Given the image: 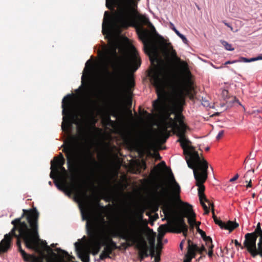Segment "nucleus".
Masks as SVG:
<instances>
[{
    "label": "nucleus",
    "instance_id": "obj_1",
    "mask_svg": "<svg viewBox=\"0 0 262 262\" xmlns=\"http://www.w3.org/2000/svg\"><path fill=\"white\" fill-rule=\"evenodd\" d=\"M181 59L177 55L168 38L165 36V143L170 134H176L183 150L185 160L193 158V154H199L191 141L185 136L187 126L178 119V112L181 105L185 103L183 92L180 83L176 80L168 85L167 64L176 70Z\"/></svg>",
    "mask_w": 262,
    "mask_h": 262
},
{
    "label": "nucleus",
    "instance_id": "obj_2",
    "mask_svg": "<svg viewBox=\"0 0 262 262\" xmlns=\"http://www.w3.org/2000/svg\"><path fill=\"white\" fill-rule=\"evenodd\" d=\"M140 20L147 27L141 26L137 28V32L150 61L148 76L158 96L152 103V114L149 115L155 124H164V38L157 33L148 18L141 16Z\"/></svg>",
    "mask_w": 262,
    "mask_h": 262
},
{
    "label": "nucleus",
    "instance_id": "obj_3",
    "mask_svg": "<svg viewBox=\"0 0 262 262\" xmlns=\"http://www.w3.org/2000/svg\"><path fill=\"white\" fill-rule=\"evenodd\" d=\"M181 192L180 184L165 162V233L168 230L186 237L189 233L193 234L195 227L203 235L205 233L200 228L201 223L196 221L192 206L181 200Z\"/></svg>",
    "mask_w": 262,
    "mask_h": 262
},
{
    "label": "nucleus",
    "instance_id": "obj_4",
    "mask_svg": "<svg viewBox=\"0 0 262 262\" xmlns=\"http://www.w3.org/2000/svg\"><path fill=\"white\" fill-rule=\"evenodd\" d=\"M39 215L36 208L23 209L21 217L16 219L11 222L13 225L12 233L17 238L18 250L27 262H43V256H36L27 254L21 246V239H23L27 248L41 253L39 245L40 241L38 233Z\"/></svg>",
    "mask_w": 262,
    "mask_h": 262
},
{
    "label": "nucleus",
    "instance_id": "obj_5",
    "mask_svg": "<svg viewBox=\"0 0 262 262\" xmlns=\"http://www.w3.org/2000/svg\"><path fill=\"white\" fill-rule=\"evenodd\" d=\"M140 0H106V7L114 11L115 7L117 8L115 12V20H112L107 11L104 13L102 24L103 34L112 35L115 28L127 29L130 26H135L136 19L134 14L137 3Z\"/></svg>",
    "mask_w": 262,
    "mask_h": 262
},
{
    "label": "nucleus",
    "instance_id": "obj_6",
    "mask_svg": "<svg viewBox=\"0 0 262 262\" xmlns=\"http://www.w3.org/2000/svg\"><path fill=\"white\" fill-rule=\"evenodd\" d=\"M114 228H111L108 223L102 218L97 227L98 228L101 239L105 242L104 244H107L113 250L119 249L116 242L113 240V237H118L126 241L127 243L123 244L124 246L127 244L130 246L132 244H136L141 236V228L139 223L136 221H133L127 228L124 222H118Z\"/></svg>",
    "mask_w": 262,
    "mask_h": 262
},
{
    "label": "nucleus",
    "instance_id": "obj_7",
    "mask_svg": "<svg viewBox=\"0 0 262 262\" xmlns=\"http://www.w3.org/2000/svg\"><path fill=\"white\" fill-rule=\"evenodd\" d=\"M73 98V94H68L62 99V113L63 117L61 128L63 132L69 133L72 123L76 124L77 125V131L79 136L86 141L91 133V129L86 124L82 123L78 118Z\"/></svg>",
    "mask_w": 262,
    "mask_h": 262
},
{
    "label": "nucleus",
    "instance_id": "obj_8",
    "mask_svg": "<svg viewBox=\"0 0 262 262\" xmlns=\"http://www.w3.org/2000/svg\"><path fill=\"white\" fill-rule=\"evenodd\" d=\"M75 140V136H71L70 141L66 143L62 149L67 159L68 168L87 166L92 171L95 172L100 166V164L93 157L89 148H84L77 154L73 146V143Z\"/></svg>",
    "mask_w": 262,
    "mask_h": 262
},
{
    "label": "nucleus",
    "instance_id": "obj_9",
    "mask_svg": "<svg viewBox=\"0 0 262 262\" xmlns=\"http://www.w3.org/2000/svg\"><path fill=\"white\" fill-rule=\"evenodd\" d=\"M193 158L186 160L188 167L193 170L195 180V185L198 187V195L200 199L205 198L204 183L208 178V164L204 159H202L199 154H193Z\"/></svg>",
    "mask_w": 262,
    "mask_h": 262
},
{
    "label": "nucleus",
    "instance_id": "obj_10",
    "mask_svg": "<svg viewBox=\"0 0 262 262\" xmlns=\"http://www.w3.org/2000/svg\"><path fill=\"white\" fill-rule=\"evenodd\" d=\"M87 233L90 238V249L93 255H96L100 251L102 247L101 237L98 228L93 223L88 221L86 225Z\"/></svg>",
    "mask_w": 262,
    "mask_h": 262
},
{
    "label": "nucleus",
    "instance_id": "obj_11",
    "mask_svg": "<svg viewBox=\"0 0 262 262\" xmlns=\"http://www.w3.org/2000/svg\"><path fill=\"white\" fill-rule=\"evenodd\" d=\"M54 183L56 186L59 190L67 191L69 193L74 192L75 193L76 197L80 199H82L87 195V191L81 184L77 185L72 184L70 185L68 183L65 177L61 178L60 183L56 180H55Z\"/></svg>",
    "mask_w": 262,
    "mask_h": 262
},
{
    "label": "nucleus",
    "instance_id": "obj_12",
    "mask_svg": "<svg viewBox=\"0 0 262 262\" xmlns=\"http://www.w3.org/2000/svg\"><path fill=\"white\" fill-rule=\"evenodd\" d=\"M12 229L9 234H6L4 238L0 242V255L2 253H7L12 247V238L15 237L12 233Z\"/></svg>",
    "mask_w": 262,
    "mask_h": 262
},
{
    "label": "nucleus",
    "instance_id": "obj_13",
    "mask_svg": "<svg viewBox=\"0 0 262 262\" xmlns=\"http://www.w3.org/2000/svg\"><path fill=\"white\" fill-rule=\"evenodd\" d=\"M212 213L214 222L222 229L229 230V232H231L239 226L238 224L236 222H233L231 221H229L226 222H223L221 220L219 219L215 216L213 210L212 211Z\"/></svg>",
    "mask_w": 262,
    "mask_h": 262
},
{
    "label": "nucleus",
    "instance_id": "obj_14",
    "mask_svg": "<svg viewBox=\"0 0 262 262\" xmlns=\"http://www.w3.org/2000/svg\"><path fill=\"white\" fill-rule=\"evenodd\" d=\"M127 66L125 62L120 63L117 68L116 76V82L119 85L124 83L126 78Z\"/></svg>",
    "mask_w": 262,
    "mask_h": 262
},
{
    "label": "nucleus",
    "instance_id": "obj_15",
    "mask_svg": "<svg viewBox=\"0 0 262 262\" xmlns=\"http://www.w3.org/2000/svg\"><path fill=\"white\" fill-rule=\"evenodd\" d=\"M257 235L255 232L248 233L245 234V240L244 242V247L248 251V248L256 249V243L257 238Z\"/></svg>",
    "mask_w": 262,
    "mask_h": 262
},
{
    "label": "nucleus",
    "instance_id": "obj_16",
    "mask_svg": "<svg viewBox=\"0 0 262 262\" xmlns=\"http://www.w3.org/2000/svg\"><path fill=\"white\" fill-rule=\"evenodd\" d=\"M161 166V210L160 213L161 217L164 214V161H161L160 163Z\"/></svg>",
    "mask_w": 262,
    "mask_h": 262
},
{
    "label": "nucleus",
    "instance_id": "obj_17",
    "mask_svg": "<svg viewBox=\"0 0 262 262\" xmlns=\"http://www.w3.org/2000/svg\"><path fill=\"white\" fill-rule=\"evenodd\" d=\"M61 165V162L55 163L54 161L51 162V169L50 177L53 179L55 178V175L59 174L60 172L59 170L60 169L65 174H67V171L65 168Z\"/></svg>",
    "mask_w": 262,
    "mask_h": 262
},
{
    "label": "nucleus",
    "instance_id": "obj_18",
    "mask_svg": "<svg viewBox=\"0 0 262 262\" xmlns=\"http://www.w3.org/2000/svg\"><path fill=\"white\" fill-rule=\"evenodd\" d=\"M117 56V47L115 44H112L104 52V58L107 62H110L113 58H116Z\"/></svg>",
    "mask_w": 262,
    "mask_h": 262
},
{
    "label": "nucleus",
    "instance_id": "obj_19",
    "mask_svg": "<svg viewBox=\"0 0 262 262\" xmlns=\"http://www.w3.org/2000/svg\"><path fill=\"white\" fill-rule=\"evenodd\" d=\"M141 61L138 55L135 54L130 58L129 62V68L133 72L136 71L140 67Z\"/></svg>",
    "mask_w": 262,
    "mask_h": 262
},
{
    "label": "nucleus",
    "instance_id": "obj_20",
    "mask_svg": "<svg viewBox=\"0 0 262 262\" xmlns=\"http://www.w3.org/2000/svg\"><path fill=\"white\" fill-rule=\"evenodd\" d=\"M102 247L104 246L103 250L102 251L101 253L100 254L99 259L100 260H104L107 258H111L110 255L112 253L113 249L108 245L107 244H104V242L102 239Z\"/></svg>",
    "mask_w": 262,
    "mask_h": 262
},
{
    "label": "nucleus",
    "instance_id": "obj_21",
    "mask_svg": "<svg viewBox=\"0 0 262 262\" xmlns=\"http://www.w3.org/2000/svg\"><path fill=\"white\" fill-rule=\"evenodd\" d=\"M248 252L252 257L255 258L259 255L262 257V237H259V242L257 244V247L256 246V249L248 248Z\"/></svg>",
    "mask_w": 262,
    "mask_h": 262
},
{
    "label": "nucleus",
    "instance_id": "obj_22",
    "mask_svg": "<svg viewBox=\"0 0 262 262\" xmlns=\"http://www.w3.org/2000/svg\"><path fill=\"white\" fill-rule=\"evenodd\" d=\"M187 254L192 256L195 257L196 253L200 251L199 247L194 243H193L190 239L187 240Z\"/></svg>",
    "mask_w": 262,
    "mask_h": 262
},
{
    "label": "nucleus",
    "instance_id": "obj_23",
    "mask_svg": "<svg viewBox=\"0 0 262 262\" xmlns=\"http://www.w3.org/2000/svg\"><path fill=\"white\" fill-rule=\"evenodd\" d=\"M97 106V101L92 99H89L84 110V114L86 115H92Z\"/></svg>",
    "mask_w": 262,
    "mask_h": 262
},
{
    "label": "nucleus",
    "instance_id": "obj_24",
    "mask_svg": "<svg viewBox=\"0 0 262 262\" xmlns=\"http://www.w3.org/2000/svg\"><path fill=\"white\" fill-rule=\"evenodd\" d=\"M79 256L82 262H90V253L89 249L85 248H81L79 251Z\"/></svg>",
    "mask_w": 262,
    "mask_h": 262
},
{
    "label": "nucleus",
    "instance_id": "obj_25",
    "mask_svg": "<svg viewBox=\"0 0 262 262\" xmlns=\"http://www.w3.org/2000/svg\"><path fill=\"white\" fill-rule=\"evenodd\" d=\"M259 60H262V54H260L256 57L250 58L244 57H239L237 59H236V62H251Z\"/></svg>",
    "mask_w": 262,
    "mask_h": 262
},
{
    "label": "nucleus",
    "instance_id": "obj_26",
    "mask_svg": "<svg viewBox=\"0 0 262 262\" xmlns=\"http://www.w3.org/2000/svg\"><path fill=\"white\" fill-rule=\"evenodd\" d=\"M148 251V247L146 244H145L144 246L140 247L139 252V256L141 261L143 260L145 257L149 256Z\"/></svg>",
    "mask_w": 262,
    "mask_h": 262
},
{
    "label": "nucleus",
    "instance_id": "obj_27",
    "mask_svg": "<svg viewBox=\"0 0 262 262\" xmlns=\"http://www.w3.org/2000/svg\"><path fill=\"white\" fill-rule=\"evenodd\" d=\"M170 27L173 31H174V32L176 33V34L182 40L183 42L184 43H185V44L188 43V40H187L186 36L184 35L181 33L176 29V28L174 27V25L171 23H170Z\"/></svg>",
    "mask_w": 262,
    "mask_h": 262
},
{
    "label": "nucleus",
    "instance_id": "obj_28",
    "mask_svg": "<svg viewBox=\"0 0 262 262\" xmlns=\"http://www.w3.org/2000/svg\"><path fill=\"white\" fill-rule=\"evenodd\" d=\"M158 252V250L156 249L154 246H153L150 249L149 255H150L151 257H155V260L156 262H158L160 260V257Z\"/></svg>",
    "mask_w": 262,
    "mask_h": 262
},
{
    "label": "nucleus",
    "instance_id": "obj_29",
    "mask_svg": "<svg viewBox=\"0 0 262 262\" xmlns=\"http://www.w3.org/2000/svg\"><path fill=\"white\" fill-rule=\"evenodd\" d=\"M54 161L55 163H58L61 162V165H64L65 162V160L63 157V156L62 153H60L58 157H55L54 160L52 161Z\"/></svg>",
    "mask_w": 262,
    "mask_h": 262
},
{
    "label": "nucleus",
    "instance_id": "obj_30",
    "mask_svg": "<svg viewBox=\"0 0 262 262\" xmlns=\"http://www.w3.org/2000/svg\"><path fill=\"white\" fill-rule=\"evenodd\" d=\"M55 250L59 253L60 258L62 260L64 257L69 256L68 253L67 251L61 249L60 248H56Z\"/></svg>",
    "mask_w": 262,
    "mask_h": 262
},
{
    "label": "nucleus",
    "instance_id": "obj_31",
    "mask_svg": "<svg viewBox=\"0 0 262 262\" xmlns=\"http://www.w3.org/2000/svg\"><path fill=\"white\" fill-rule=\"evenodd\" d=\"M221 44L224 47L225 49L227 51H232L234 50V48L232 47V45L229 43L225 40H221Z\"/></svg>",
    "mask_w": 262,
    "mask_h": 262
},
{
    "label": "nucleus",
    "instance_id": "obj_32",
    "mask_svg": "<svg viewBox=\"0 0 262 262\" xmlns=\"http://www.w3.org/2000/svg\"><path fill=\"white\" fill-rule=\"evenodd\" d=\"M82 217L83 220H89L90 217V213L89 210L86 209L85 211V214L84 213V211L81 210Z\"/></svg>",
    "mask_w": 262,
    "mask_h": 262
},
{
    "label": "nucleus",
    "instance_id": "obj_33",
    "mask_svg": "<svg viewBox=\"0 0 262 262\" xmlns=\"http://www.w3.org/2000/svg\"><path fill=\"white\" fill-rule=\"evenodd\" d=\"M201 205L202 206L205 213L208 214L209 212V208L207 207V206L205 204V203L203 201V198L200 199Z\"/></svg>",
    "mask_w": 262,
    "mask_h": 262
},
{
    "label": "nucleus",
    "instance_id": "obj_34",
    "mask_svg": "<svg viewBox=\"0 0 262 262\" xmlns=\"http://www.w3.org/2000/svg\"><path fill=\"white\" fill-rule=\"evenodd\" d=\"M126 84L127 86L129 88L134 87L135 85V82L134 80L132 78L128 79L126 82Z\"/></svg>",
    "mask_w": 262,
    "mask_h": 262
},
{
    "label": "nucleus",
    "instance_id": "obj_35",
    "mask_svg": "<svg viewBox=\"0 0 262 262\" xmlns=\"http://www.w3.org/2000/svg\"><path fill=\"white\" fill-rule=\"evenodd\" d=\"M194 257V256L188 255L186 253L185 255V258L183 262H191L192 259Z\"/></svg>",
    "mask_w": 262,
    "mask_h": 262
},
{
    "label": "nucleus",
    "instance_id": "obj_36",
    "mask_svg": "<svg viewBox=\"0 0 262 262\" xmlns=\"http://www.w3.org/2000/svg\"><path fill=\"white\" fill-rule=\"evenodd\" d=\"M160 229V236L159 237V241L161 240V237L164 236V224H161L159 227Z\"/></svg>",
    "mask_w": 262,
    "mask_h": 262
},
{
    "label": "nucleus",
    "instance_id": "obj_37",
    "mask_svg": "<svg viewBox=\"0 0 262 262\" xmlns=\"http://www.w3.org/2000/svg\"><path fill=\"white\" fill-rule=\"evenodd\" d=\"M234 243V244H235V246H236V247H241L242 249H244V248H245V247H244V246H242L241 245V243H239V242H238V241H237V240H236V239H234H234H232V240L231 241V244H232V243Z\"/></svg>",
    "mask_w": 262,
    "mask_h": 262
},
{
    "label": "nucleus",
    "instance_id": "obj_38",
    "mask_svg": "<svg viewBox=\"0 0 262 262\" xmlns=\"http://www.w3.org/2000/svg\"><path fill=\"white\" fill-rule=\"evenodd\" d=\"M224 134V130H220L216 137V139L217 140H220L222 138V137L223 136Z\"/></svg>",
    "mask_w": 262,
    "mask_h": 262
},
{
    "label": "nucleus",
    "instance_id": "obj_39",
    "mask_svg": "<svg viewBox=\"0 0 262 262\" xmlns=\"http://www.w3.org/2000/svg\"><path fill=\"white\" fill-rule=\"evenodd\" d=\"M90 63V68L91 69V64H92V61L91 60L89 59L88 60L86 63H85V67L84 68V70H85L87 68H88V65Z\"/></svg>",
    "mask_w": 262,
    "mask_h": 262
},
{
    "label": "nucleus",
    "instance_id": "obj_40",
    "mask_svg": "<svg viewBox=\"0 0 262 262\" xmlns=\"http://www.w3.org/2000/svg\"><path fill=\"white\" fill-rule=\"evenodd\" d=\"M234 63H236V59L233 60H228L225 62L224 65H227L228 64H233Z\"/></svg>",
    "mask_w": 262,
    "mask_h": 262
},
{
    "label": "nucleus",
    "instance_id": "obj_41",
    "mask_svg": "<svg viewBox=\"0 0 262 262\" xmlns=\"http://www.w3.org/2000/svg\"><path fill=\"white\" fill-rule=\"evenodd\" d=\"M239 177V176L238 174H236L234 176V177L231 179H230V182H233L235 181H236Z\"/></svg>",
    "mask_w": 262,
    "mask_h": 262
},
{
    "label": "nucleus",
    "instance_id": "obj_42",
    "mask_svg": "<svg viewBox=\"0 0 262 262\" xmlns=\"http://www.w3.org/2000/svg\"><path fill=\"white\" fill-rule=\"evenodd\" d=\"M47 248L49 252H51L52 255L54 257H56V256H57V254H56V253H54V252H53V250H52L51 248H50L49 247H48V246H47Z\"/></svg>",
    "mask_w": 262,
    "mask_h": 262
},
{
    "label": "nucleus",
    "instance_id": "obj_43",
    "mask_svg": "<svg viewBox=\"0 0 262 262\" xmlns=\"http://www.w3.org/2000/svg\"><path fill=\"white\" fill-rule=\"evenodd\" d=\"M223 24H224V25L226 26H227L228 27L230 28L231 29V30H232L233 28H232V27L231 26V25L227 23L226 20H224L223 21Z\"/></svg>",
    "mask_w": 262,
    "mask_h": 262
},
{
    "label": "nucleus",
    "instance_id": "obj_44",
    "mask_svg": "<svg viewBox=\"0 0 262 262\" xmlns=\"http://www.w3.org/2000/svg\"><path fill=\"white\" fill-rule=\"evenodd\" d=\"M260 230H261V227H260V223H258L257 224L256 228L254 232H258Z\"/></svg>",
    "mask_w": 262,
    "mask_h": 262
},
{
    "label": "nucleus",
    "instance_id": "obj_45",
    "mask_svg": "<svg viewBox=\"0 0 262 262\" xmlns=\"http://www.w3.org/2000/svg\"><path fill=\"white\" fill-rule=\"evenodd\" d=\"M185 243V239H183L180 244V245H179V247H180V249L182 250L183 249V246H184V244Z\"/></svg>",
    "mask_w": 262,
    "mask_h": 262
},
{
    "label": "nucleus",
    "instance_id": "obj_46",
    "mask_svg": "<svg viewBox=\"0 0 262 262\" xmlns=\"http://www.w3.org/2000/svg\"><path fill=\"white\" fill-rule=\"evenodd\" d=\"M199 249L200 250V251L198 252L199 253H200V252H201L202 251L206 252V249L205 247V246H203V245L201 247H199Z\"/></svg>",
    "mask_w": 262,
    "mask_h": 262
},
{
    "label": "nucleus",
    "instance_id": "obj_47",
    "mask_svg": "<svg viewBox=\"0 0 262 262\" xmlns=\"http://www.w3.org/2000/svg\"><path fill=\"white\" fill-rule=\"evenodd\" d=\"M257 236H259L260 237H262V229L259 230L258 232H254Z\"/></svg>",
    "mask_w": 262,
    "mask_h": 262
},
{
    "label": "nucleus",
    "instance_id": "obj_48",
    "mask_svg": "<svg viewBox=\"0 0 262 262\" xmlns=\"http://www.w3.org/2000/svg\"><path fill=\"white\" fill-rule=\"evenodd\" d=\"M207 254L209 257H212L213 256V250H209Z\"/></svg>",
    "mask_w": 262,
    "mask_h": 262
},
{
    "label": "nucleus",
    "instance_id": "obj_49",
    "mask_svg": "<svg viewBox=\"0 0 262 262\" xmlns=\"http://www.w3.org/2000/svg\"><path fill=\"white\" fill-rule=\"evenodd\" d=\"M232 102H236L238 103L239 105H241V104L240 103V102L239 101V100L237 99H236V97H234L233 98V99L232 100Z\"/></svg>",
    "mask_w": 262,
    "mask_h": 262
},
{
    "label": "nucleus",
    "instance_id": "obj_50",
    "mask_svg": "<svg viewBox=\"0 0 262 262\" xmlns=\"http://www.w3.org/2000/svg\"><path fill=\"white\" fill-rule=\"evenodd\" d=\"M104 70L105 71V72L107 74H109L110 73V72L108 71V67H107V64H105V67H104Z\"/></svg>",
    "mask_w": 262,
    "mask_h": 262
},
{
    "label": "nucleus",
    "instance_id": "obj_51",
    "mask_svg": "<svg viewBox=\"0 0 262 262\" xmlns=\"http://www.w3.org/2000/svg\"><path fill=\"white\" fill-rule=\"evenodd\" d=\"M252 187V184H251V181L250 180L249 182V183L248 184V185H247V188H249V187Z\"/></svg>",
    "mask_w": 262,
    "mask_h": 262
},
{
    "label": "nucleus",
    "instance_id": "obj_52",
    "mask_svg": "<svg viewBox=\"0 0 262 262\" xmlns=\"http://www.w3.org/2000/svg\"><path fill=\"white\" fill-rule=\"evenodd\" d=\"M254 172V170H248L247 172V173L246 174H247L248 173H250V172Z\"/></svg>",
    "mask_w": 262,
    "mask_h": 262
},
{
    "label": "nucleus",
    "instance_id": "obj_53",
    "mask_svg": "<svg viewBox=\"0 0 262 262\" xmlns=\"http://www.w3.org/2000/svg\"><path fill=\"white\" fill-rule=\"evenodd\" d=\"M213 245H211L209 247V250H213Z\"/></svg>",
    "mask_w": 262,
    "mask_h": 262
},
{
    "label": "nucleus",
    "instance_id": "obj_54",
    "mask_svg": "<svg viewBox=\"0 0 262 262\" xmlns=\"http://www.w3.org/2000/svg\"><path fill=\"white\" fill-rule=\"evenodd\" d=\"M213 245H211L209 247V250H213Z\"/></svg>",
    "mask_w": 262,
    "mask_h": 262
},
{
    "label": "nucleus",
    "instance_id": "obj_55",
    "mask_svg": "<svg viewBox=\"0 0 262 262\" xmlns=\"http://www.w3.org/2000/svg\"><path fill=\"white\" fill-rule=\"evenodd\" d=\"M79 245V244L78 243H75V246L76 247V248L77 249V246Z\"/></svg>",
    "mask_w": 262,
    "mask_h": 262
},
{
    "label": "nucleus",
    "instance_id": "obj_56",
    "mask_svg": "<svg viewBox=\"0 0 262 262\" xmlns=\"http://www.w3.org/2000/svg\"><path fill=\"white\" fill-rule=\"evenodd\" d=\"M209 149H210L209 147H206L205 148V150H206V151H209Z\"/></svg>",
    "mask_w": 262,
    "mask_h": 262
},
{
    "label": "nucleus",
    "instance_id": "obj_57",
    "mask_svg": "<svg viewBox=\"0 0 262 262\" xmlns=\"http://www.w3.org/2000/svg\"><path fill=\"white\" fill-rule=\"evenodd\" d=\"M168 242V240L165 238V244Z\"/></svg>",
    "mask_w": 262,
    "mask_h": 262
},
{
    "label": "nucleus",
    "instance_id": "obj_58",
    "mask_svg": "<svg viewBox=\"0 0 262 262\" xmlns=\"http://www.w3.org/2000/svg\"><path fill=\"white\" fill-rule=\"evenodd\" d=\"M93 127L94 128H95V129L96 128L95 123H93Z\"/></svg>",
    "mask_w": 262,
    "mask_h": 262
},
{
    "label": "nucleus",
    "instance_id": "obj_59",
    "mask_svg": "<svg viewBox=\"0 0 262 262\" xmlns=\"http://www.w3.org/2000/svg\"><path fill=\"white\" fill-rule=\"evenodd\" d=\"M84 77V75H83L82 76V78H81V79H82V82H83Z\"/></svg>",
    "mask_w": 262,
    "mask_h": 262
},
{
    "label": "nucleus",
    "instance_id": "obj_60",
    "mask_svg": "<svg viewBox=\"0 0 262 262\" xmlns=\"http://www.w3.org/2000/svg\"><path fill=\"white\" fill-rule=\"evenodd\" d=\"M255 193H253L252 194V198H254L255 197Z\"/></svg>",
    "mask_w": 262,
    "mask_h": 262
},
{
    "label": "nucleus",
    "instance_id": "obj_61",
    "mask_svg": "<svg viewBox=\"0 0 262 262\" xmlns=\"http://www.w3.org/2000/svg\"><path fill=\"white\" fill-rule=\"evenodd\" d=\"M225 105V104L224 103H223V104H221V106L222 107H223V106H224Z\"/></svg>",
    "mask_w": 262,
    "mask_h": 262
},
{
    "label": "nucleus",
    "instance_id": "obj_62",
    "mask_svg": "<svg viewBox=\"0 0 262 262\" xmlns=\"http://www.w3.org/2000/svg\"><path fill=\"white\" fill-rule=\"evenodd\" d=\"M51 246L53 247H54L55 246V245L54 244H53L51 245Z\"/></svg>",
    "mask_w": 262,
    "mask_h": 262
},
{
    "label": "nucleus",
    "instance_id": "obj_63",
    "mask_svg": "<svg viewBox=\"0 0 262 262\" xmlns=\"http://www.w3.org/2000/svg\"><path fill=\"white\" fill-rule=\"evenodd\" d=\"M49 184H50V185H51V181H50V182H49Z\"/></svg>",
    "mask_w": 262,
    "mask_h": 262
},
{
    "label": "nucleus",
    "instance_id": "obj_64",
    "mask_svg": "<svg viewBox=\"0 0 262 262\" xmlns=\"http://www.w3.org/2000/svg\"><path fill=\"white\" fill-rule=\"evenodd\" d=\"M196 7H197V8H198V9H200V8H199V7L198 6H196Z\"/></svg>",
    "mask_w": 262,
    "mask_h": 262
}]
</instances>
